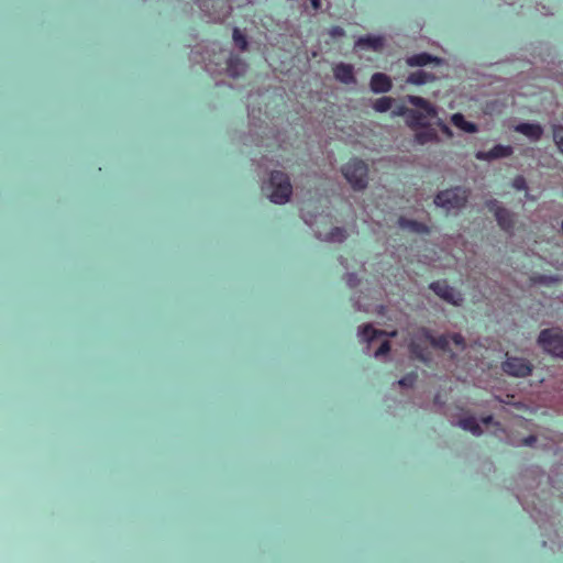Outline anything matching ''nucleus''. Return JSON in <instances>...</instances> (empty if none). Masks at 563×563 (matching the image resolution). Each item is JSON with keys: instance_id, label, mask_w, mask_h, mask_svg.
Segmentation results:
<instances>
[{"instance_id": "obj_1", "label": "nucleus", "mask_w": 563, "mask_h": 563, "mask_svg": "<svg viewBox=\"0 0 563 563\" xmlns=\"http://www.w3.org/2000/svg\"><path fill=\"white\" fill-rule=\"evenodd\" d=\"M472 190L464 186H454L440 190L433 198L437 208L444 210L446 214H459L468 205Z\"/></svg>"}, {"instance_id": "obj_2", "label": "nucleus", "mask_w": 563, "mask_h": 563, "mask_svg": "<svg viewBox=\"0 0 563 563\" xmlns=\"http://www.w3.org/2000/svg\"><path fill=\"white\" fill-rule=\"evenodd\" d=\"M417 338H424L434 349L449 353L450 358L452 360L456 357V353L452 351L450 343H453L460 352L467 349L465 338L459 332H446L439 336H434L429 329L421 327L417 330Z\"/></svg>"}, {"instance_id": "obj_3", "label": "nucleus", "mask_w": 563, "mask_h": 563, "mask_svg": "<svg viewBox=\"0 0 563 563\" xmlns=\"http://www.w3.org/2000/svg\"><path fill=\"white\" fill-rule=\"evenodd\" d=\"M417 338H424L434 349L449 353L450 358L452 360L456 357V353L452 351L450 343H453L460 352L467 349L465 338L459 332H446L439 336H434L429 329L421 327L417 330Z\"/></svg>"}, {"instance_id": "obj_4", "label": "nucleus", "mask_w": 563, "mask_h": 563, "mask_svg": "<svg viewBox=\"0 0 563 563\" xmlns=\"http://www.w3.org/2000/svg\"><path fill=\"white\" fill-rule=\"evenodd\" d=\"M408 102L412 106L417 107L418 110H406L404 113L406 114V122L408 126L411 129H416L418 126H426L430 119L437 117L438 111L434 106H432L428 100L418 96H407Z\"/></svg>"}, {"instance_id": "obj_5", "label": "nucleus", "mask_w": 563, "mask_h": 563, "mask_svg": "<svg viewBox=\"0 0 563 563\" xmlns=\"http://www.w3.org/2000/svg\"><path fill=\"white\" fill-rule=\"evenodd\" d=\"M267 194L268 199L276 205L287 203L292 195V186L287 174L280 170L271 173Z\"/></svg>"}, {"instance_id": "obj_6", "label": "nucleus", "mask_w": 563, "mask_h": 563, "mask_svg": "<svg viewBox=\"0 0 563 563\" xmlns=\"http://www.w3.org/2000/svg\"><path fill=\"white\" fill-rule=\"evenodd\" d=\"M342 174L354 190L361 191L367 187L368 167L363 161H350L342 167Z\"/></svg>"}, {"instance_id": "obj_7", "label": "nucleus", "mask_w": 563, "mask_h": 563, "mask_svg": "<svg viewBox=\"0 0 563 563\" xmlns=\"http://www.w3.org/2000/svg\"><path fill=\"white\" fill-rule=\"evenodd\" d=\"M485 205L494 213L501 230L506 232L512 231L516 222V214L512 211L505 208L497 199H489Z\"/></svg>"}, {"instance_id": "obj_8", "label": "nucleus", "mask_w": 563, "mask_h": 563, "mask_svg": "<svg viewBox=\"0 0 563 563\" xmlns=\"http://www.w3.org/2000/svg\"><path fill=\"white\" fill-rule=\"evenodd\" d=\"M503 371L509 376L514 377H527L532 373V364L523 358L518 356H510L506 354V360L501 365Z\"/></svg>"}, {"instance_id": "obj_9", "label": "nucleus", "mask_w": 563, "mask_h": 563, "mask_svg": "<svg viewBox=\"0 0 563 563\" xmlns=\"http://www.w3.org/2000/svg\"><path fill=\"white\" fill-rule=\"evenodd\" d=\"M538 343L550 354L563 357V335L553 330H542Z\"/></svg>"}, {"instance_id": "obj_10", "label": "nucleus", "mask_w": 563, "mask_h": 563, "mask_svg": "<svg viewBox=\"0 0 563 563\" xmlns=\"http://www.w3.org/2000/svg\"><path fill=\"white\" fill-rule=\"evenodd\" d=\"M430 289H432L440 298L454 306H461L464 300L459 291L443 282L432 283L430 285Z\"/></svg>"}, {"instance_id": "obj_11", "label": "nucleus", "mask_w": 563, "mask_h": 563, "mask_svg": "<svg viewBox=\"0 0 563 563\" xmlns=\"http://www.w3.org/2000/svg\"><path fill=\"white\" fill-rule=\"evenodd\" d=\"M405 62L409 67H424L430 64L441 66L444 64L443 58L433 56L426 52L407 56Z\"/></svg>"}, {"instance_id": "obj_12", "label": "nucleus", "mask_w": 563, "mask_h": 563, "mask_svg": "<svg viewBox=\"0 0 563 563\" xmlns=\"http://www.w3.org/2000/svg\"><path fill=\"white\" fill-rule=\"evenodd\" d=\"M333 75L336 80L345 85L356 84L354 67L351 64L339 63L333 68Z\"/></svg>"}, {"instance_id": "obj_13", "label": "nucleus", "mask_w": 563, "mask_h": 563, "mask_svg": "<svg viewBox=\"0 0 563 563\" xmlns=\"http://www.w3.org/2000/svg\"><path fill=\"white\" fill-rule=\"evenodd\" d=\"M371 90L375 93L387 92L391 89V80L390 78L383 73H375L369 81Z\"/></svg>"}, {"instance_id": "obj_14", "label": "nucleus", "mask_w": 563, "mask_h": 563, "mask_svg": "<svg viewBox=\"0 0 563 563\" xmlns=\"http://www.w3.org/2000/svg\"><path fill=\"white\" fill-rule=\"evenodd\" d=\"M511 153L512 148L510 146L496 145L487 152H477L476 158L482 161H493L508 157L511 155Z\"/></svg>"}, {"instance_id": "obj_15", "label": "nucleus", "mask_w": 563, "mask_h": 563, "mask_svg": "<svg viewBox=\"0 0 563 563\" xmlns=\"http://www.w3.org/2000/svg\"><path fill=\"white\" fill-rule=\"evenodd\" d=\"M515 130L531 141H539L543 135V128L539 123H520Z\"/></svg>"}, {"instance_id": "obj_16", "label": "nucleus", "mask_w": 563, "mask_h": 563, "mask_svg": "<svg viewBox=\"0 0 563 563\" xmlns=\"http://www.w3.org/2000/svg\"><path fill=\"white\" fill-rule=\"evenodd\" d=\"M422 129L417 131L415 134V142L424 145L427 143H438L440 141L438 133L434 129L428 126H421Z\"/></svg>"}, {"instance_id": "obj_17", "label": "nucleus", "mask_w": 563, "mask_h": 563, "mask_svg": "<svg viewBox=\"0 0 563 563\" xmlns=\"http://www.w3.org/2000/svg\"><path fill=\"white\" fill-rule=\"evenodd\" d=\"M421 339L422 338H417V333H416L415 336L410 340L408 347H409L411 355L415 358H417L423 363H429L431 361L430 353L427 352L424 349H422L420 346V344L417 342V340H421Z\"/></svg>"}, {"instance_id": "obj_18", "label": "nucleus", "mask_w": 563, "mask_h": 563, "mask_svg": "<svg viewBox=\"0 0 563 563\" xmlns=\"http://www.w3.org/2000/svg\"><path fill=\"white\" fill-rule=\"evenodd\" d=\"M386 334V331L374 329L371 324H365L358 329V335L363 341L367 342L368 346L378 338Z\"/></svg>"}, {"instance_id": "obj_19", "label": "nucleus", "mask_w": 563, "mask_h": 563, "mask_svg": "<svg viewBox=\"0 0 563 563\" xmlns=\"http://www.w3.org/2000/svg\"><path fill=\"white\" fill-rule=\"evenodd\" d=\"M435 78L437 77L431 73L426 70H417L407 77L406 82L411 85H423L435 80Z\"/></svg>"}, {"instance_id": "obj_20", "label": "nucleus", "mask_w": 563, "mask_h": 563, "mask_svg": "<svg viewBox=\"0 0 563 563\" xmlns=\"http://www.w3.org/2000/svg\"><path fill=\"white\" fill-rule=\"evenodd\" d=\"M246 64L241 58L231 57L228 60L227 70L231 77L236 78L246 71Z\"/></svg>"}, {"instance_id": "obj_21", "label": "nucleus", "mask_w": 563, "mask_h": 563, "mask_svg": "<svg viewBox=\"0 0 563 563\" xmlns=\"http://www.w3.org/2000/svg\"><path fill=\"white\" fill-rule=\"evenodd\" d=\"M398 225L401 229L409 230V231H412L416 233H428L429 232V229L426 224L420 223L415 220L406 219L404 217L398 219Z\"/></svg>"}, {"instance_id": "obj_22", "label": "nucleus", "mask_w": 563, "mask_h": 563, "mask_svg": "<svg viewBox=\"0 0 563 563\" xmlns=\"http://www.w3.org/2000/svg\"><path fill=\"white\" fill-rule=\"evenodd\" d=\"M357 46H365L375 51L382 49L384 46V38L380 36H366L361 37L356 42Z\"/></svg>"}, {"instance_id": "obj_23", "label": "nucleus", "mask_w": 563, "mask_h": 563, "mask_svg": "<svg viewBox=\"0 0 563 563\" xmlns=\"http://www.w3.org/2000/svg\"><path fill=\"white\" fill-rule=\"evenodd\" d=\"M451 120L455 126L467 133H475L477 131V126L474 123L466 121L461 113L453 114Z\"/></svg>"}, {"instance_id": "obj_24", "label": "nucleus", "mask_w": 563, "mask_h": 563, "mask_svg": "<svg viewBox=\"0 0 563 563\" xmlns=\"http://www.w3.org/2000/svg\"><path fill=\"white\" fill-rule=\"evenodd\" d=\"M346 236V231L343 228L335 227L322 240L330 243H342Z\"/></svg>"}, {"instance_id": "obj_25", "label": "nucleus", "mask_w": 563, "mask_h": 563, "mask_svg": "<svg viewBox=\"0 0 563 563\" xmlns=\"http://www.w3.org/2000/svg\"><path fill=\"white\" fill-rule=\"evenodd\" d=\"M393 102H394L393 98L382 97L375 101V103L373 104V108L377 112H386L391 108Z\"/></svg>"}, {"instance_id": "obj_26", "label": "nucleus", "mask_w": 563, "mask_h": 563, "mask_svg": "<svg viewBox=\"0 0 563 563\" xmlns=\"http://www.w3.org/2000/svg\"><path fill=\"white\" fill-rule=\"evenodd\" d=\"M233 42L241 51H245L247 48V40L238 27L233 30Z\"/></svg>"}, {"instance_id": "obj_27", "label": "nucleus", "mask_w": 563, "mask_h": 563, "mask_svg": "<svg viewBox=\"0 0 563 563\" xmlns=\"http://www.w3.org/2000/svg\"><path fill=\"white\" fill-rule=\"evenodd\" d=\"M553 139L560 151L563 153V126L554 128Z\"/></svg>"}, {"instance_id": "obj_28", "label": "nucleus", "mask_w": 563, "mask_h": 563, "mask_svg": "<svg viewBox=\"0 0 563 563\" xmlns=\"http://www.w3.org/2000/svg\"><path fill=\"white\" fill-rule=\"evenodd\" d=\"M533 280L538 284L550 285L558 283L560 278L556 276L539 275L534 277Z\"/></svg>"}, {"instance_id": "obj_29", "label": "nucleus", "mask_w": 563, "mask_h": 563, "mask_svg": "<svg viewBox=\"0 0 563 563\" xmlns=\"http://www.w3.org/2000/svg\"><path fill=\"white\" fill-rule=\"evenodd\" d=\"M390 351V343L388 341L382 342L379 347L374 352L376 358L385 356Z\"/></svg>"}, {"instance_id": "obj_30", "label": "nucleus", "mask_w": 563, "mask_h": 563, "mask_svg": "<svg viewBox=\"0 0 563 563\" xmlns=\"http://www.w3.org/2000/svg\"><path fill=\"white\" fill-rule=\"evenodd\" d=\"M416 382V375L409 374L397 382L400 387L411 388Z\"/></svg>"}, {"instance_id": "obj_31", "label": "nucleus", "mask_w": 563, "mask_h": 563, "mask_svg": "<svg viewBox=\"0 0 563 563\" xmlns=\"http://www.w3.org/2000/svg\"><path fill=\"white\" fill-rule=\"evenodd\" d=\"M464 431L471 432L473 435H481L483 433L482 424H459Z\"/></svg>"}, {"instance_id": "obj_32", "label": "nucleus", "mask_w": 563, "mask_h": 563, "mask_svg": "<svg viewBox=\"0 0 563 563\" xmlns=\"http://www.w3.org/2000/svg\"><path fill=\"white\" fill-rule=\"evenodd\" d=\"M512 186L517 190H525V189H527V181H526L525 177L517 176L512 181Z\"/></svg>"}, {"instance_id": "obj_33", "label": "nucleus", "mask_w": 563, "mask_h": 563, "mask_svg": "<svg viewBox=\"0 0 563 563\" xmlns=\"http://www.w3.org/2000/svg\"><path fill=\"white\" fill-rule=\"evenodd\" d=\"M329 34L332 37H343L345 35V32H344V30L341 26H333L329 31Z\"/></svg>"}, {"instance_id": "obj_34", "label": "nucleus", "mask_w": 563, "mask_h": 563, "mask_svg": "<svg viewBox=\"0 0 563 563\" xmlns=\"http://www.w3.org/2000/svg\"><path fill=\"white\" fill-rule=\"evenodd\" d=\"M346 282L351 287H356L360 283L356 274L350 273L346 275Z\"/></svg>"}, {"instance_id": "obj_35", "label": "nucleus", "mask_w": 563, "mask_h": 563, "mask_svg": "<svg viewBox=\"0 0 563 563\" xmlns=\"http://www.w3.org/2000/svg\"><path fill=\"white\" fill-rule=\"evenodd\" d=\"M438 124L441 128V130L443 131V133H445L449 137H451L453 135L451 129L445 123L439 122Z\"/></svg>"}, {"instance_id": "obj_36", "label": "nucleus", "mask_w": 563, "mask_h": 563, "mask_svg": "<svg viewBox=\"0 0 563 563\" xmlns=\"http://www.w3.org/2000/svg\"><path fill=\"white\" fill-rule=\"evenodd\" d=\"M536 441H537V438L534 435H529V437L522 439V444H525V445H533V443Z\"/></svg>"}, {"instance_id": "obj_37", "label": "nucleus", "mask_w": 563, "mask_h": 563, "mask_svg": "<svg viewBox=\"0 0 563 563\" xmlns=\"http://www.w3.org/2000/svg\"><path fill=\"white\" fill-rule=\"evenodd\" d=\"M310 3L314 10H318L321 5V0H310Z\"/></svg>"}, {"instance_id": "obj_38", "label": "nucleus", "mask_w": 563, "mask_h": 563, "mask_svg": "<svg viewBox=\"0 0 563 563\" xmlns=\"http://www.w3.org/2000/svg\"><path fill=\"white\" fill-rule=\"evenodd\" d=\"M397 335V331H391V332H386V334L384 336H390V338H394Z\"/></svg>"}, {"instance_id": "obj_39", "label": "nucleus", "mask_w": 563, "mask_h": 563, "mask_svg": "<svg viewBox=\"0 0 563 563\" xmlns=\"http://www.w3.org/2000/svg\"><path fill=\"white\" fill-rule=\"evenodd\" d=\"M483 422H485V423L492 422V417H487V418L483 419Z\"/></svg>"}, {"instance_id": "obj_40", "label": "nucleus", "mask_w": 563, "mask_h": 563, "mask_svg": "<svg viewBox=\"0 0 563 563\" xmlns=\"http://www.w3.org/2000/svg\"><path fill=\"white\" fill-rule=\"evenodd\" d=\"M406 110H407V109H401V110H399L396 114H404V115H406V114L404 113Z\"/></svg>"}, {"instance_id": "obj_41", "label": "nucleus", "mask_w": 563, "mask_h": 563, "mask_svg": "<svg viewBox=\"0 0 563 563\" xmlns=\"http://www.w3.org/2000/svg\"><path fill=\"white\" fill-rule=\"evenodd\" d=\"M462 422L471 423V422H474V420H463Z\"/></svg>"}, {"instance_id": "obj_42", "label": "nucleus", "mask_w": 563, "mask_h": 563, "mask_svg": "<svg viewBox=\"0 0 563 563\" xmlns=\"http://www.w3.org/2000/svg\"><path fill=\"white\" fill-rule=\"evenodd\" d=\"M485 426H486V427H489L490 424H489V423H486Z\"/></svg>"}]
</instances>
